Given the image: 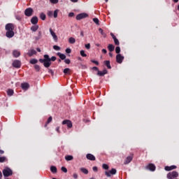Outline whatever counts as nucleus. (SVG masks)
I'll use <instances>...</instances> for the list:
<instances>
[{
	"mask_svg": "<svg viewBox=\"0 0 179 179\" xmlns=\"http://www.w3.org/2000/svg\"><path fill=\"white\" fill-rule=\"evenodd\" d=\"M92 170H93V171H98L97 166H94L92 168Z\"/></svg>",
	"mask_w": 179,
	"mask_h": 179,
	"instance_id": "nucleus-55",
	"label": "nucleus"
},
{
	"mask_svg": "<svg viewBox=\"0 0 179 179\" xmlns=\"http://www.w3.org/2000/svg\"><path fill=\"white\" fill-rule=\"evenodd\" d=\"M56 59H57V57L55 56H52L51 58H50V60L52 62L55 61Z\"/></svg>",
	"mask_w": 179,
	"mask_h": 179,
	"instance_id": "nucleus-50",
	"label": "nucleus"
},
{
	"mask_svg": "<svg viewBox=\"0 0 179 179\" xmlns=\"http://www.w3.org/2000/svg\"><path fill=\"white\" fill-rule=\"evenodd\" d=\"M51 121H52V117L50 116L48 117V121H47L46 124H45V127H47V124H50V122H51Z\"/></svg>",
	"mask_w": 179,
	"mask_h": 179,
	"instance_id": "nucleus-34",
	"label": "nucleus"
},
{
	"mask_svg": "<svg viewBox=\"0 0 179 179\" xmlns=\"http://www.w3.org/2000/svg\"><path fill=\"white\" fill-rule=\"evenodd\" d=\"M53 48L55 50V51H59V50H61V48L58 45H54Z\"/></svg>",
	"mask_w": 179,
	"mask_h": 179,
	"instance_id": "nucleus-40",
	"label": "nucleus"
},
{
	"mask_svg": "<svg viewBox=\"0 0 179 179\" xmlns=\"http://www.w3.org/2000/svg\"><path fill=\"white\" fill-rule=\"evenodd\" d=\"M107 70L104 69L102 71H98L97 75L98 76H104V75H106Z\"/></svg>",
	"mask_w": 179,
	"mask_h": 179,
	"instance_id": "nucleus-19",
	"label": "nucleus"
},
{
	"mask_svg": "<svg viewBox=\"0 0 179 179\" xmlns=\"http://www.w3.org/2000/svg\"><path fill=\"white\" fill-rule=\"evenodd\" d=\"M33 12H34L33 8H28L24 10V15L25 16L30 17L33 15Z\"/></svg>",
	"mask_w": 179,
	"mask_h": 179,
	"instance_id": "nucleus-7",
	"label": "nucleus"
},
{
	"mask_svg": "<svg viewBox=\"0 0 179 179\" xmlns=\"http://www.w3.org/2000/svg\"><path fill=\"white\" fill-rule=\"evenodd\" d=\"M80 171L81 173H83V174H89V171L85 168H80Z\"/></svg>",
	"mask_w": 179,
	"mask_h": 179,
	"instance_id": "nucleus-24",
	"label": "nucleus"
},
{
	"mask_svg": "<svg viewBox=\"0 0 179 179\" xmlns=\"http://www.w3.org/2000/svg\"><path fill=\"white\" fill-rule=\"evenodd\" d=\"M71 52H72V50H71V48H66V54H71Z\"/></svg>",
	"mask_w": 179,
	"mask_h": 179,
	"instance_id": "nucleus-49",
	"label": "nucleus"
},
{
	"mask_svg": "<svg viewBox=\"0 0 179 179\" xmlns=\"http://www.w3.org/2000/svg\"><path fill=\"white\" fill-rule=\"evenodd\" d=\"M31 31H37L38 30V25H34L31 27Z\"/></svg>",
	"mask_w": 179,
	"mask_h": 179,
	"instance_id": "nucleus-26",
	"label": "nucleus"
},
{
	"mask_svg": "<svg viewBox=\"0 0 179 179\" xmlns=\"http://www.w3.org/2000/svg\"><path fill=\"white\" fill-rule=\"evenodd\" d=\"M88 16H89V15H87V13H82L77 15L76 19L77 20H82V19H85V17H87Z\"/></svg>",
	"mask_w": 179,
	"mask_h": 179,
	"instance_id": "nucleus-5",
	"label": "nucleus"
},
{
	"mask_svg": "<svg viewBox=\"0 0 179 179\" xmlns=\"http://www.w3.org/2000/svg\"><path fill=\"white\" fill-rule=\"evenodd\" d=\"M53 15H54V12H52V11L48 12V16H49L50 17H52Z\"/></svg>",
	"mask_w": 179,
	"mask_h": 179,
	"instance_id": "nucleus-44",
	"label": "nucleus"
},
{
	"mask_svg": "<svg viewBox=\"0 0 179 179\" xmlns=\"http://www.w3.org/2000/svg\"><path fill=\"white\" fill-rule=\"evenodd\" d=\"M85 48H87V50H90V43L85 44Z\"/></svg>",
	"mask_w": 179,
	"mask_h": 179,
	"instance_id": "nucleus-51",
	"label": "nucleus"
},
{
	"mask_svg": "<svg viewBox=\"0 0 179 179\" xmlns=\"http://www.w3.org/2000/svg\"><path fill=\"white\" fill-rule=\"evenodd\" d=\"M80 54L81 55V57H87V55L86 53H85V50H80Z\"/></svg>",
	"mask_w": 179,
	"mask_h": 179,
	"instance_id": "nucleus-37",
	"label": "nucleus"
},
{
	"mask_svg": "<svg viewBox=\"0 0 179 179\" xmlns=\"http://www.w3.org/2000/svg\"><path fill=\"white\" fill-rule=\"evenodd\" d=\"M13 55L15 57V58H17L18 57H20V51L15 50L13 51Z\"/></svg>",
	"mask_w": 179,
	"mask_h": 179,
	"instance_id": "nucleus-17",
	"label": "nucleus"
},
{
	"mask_svg": "<svg viewBox=\"0 0 179 179\" xmlns=\"http://www.w3.org/2000/svg\"><path fill=\"white\" fill-rule=\"evenodd\" d=\"M75 14L73 13H70L69 14V17H73V16Z\"/></svg>",
	"mask_w": 179,
	"mask_h": 179,
	"instance_id": "nucleus-56",
	"label": "nucleus"
},
{
	"mask_svg": "<svg viewBox=\"0 0 179 179\" xmlns=\"http://www.w3.org/2000/svg\"><path fill=\"white\" fill-rule=\"evenodd\" d=\"M176 169H177V166H176V165H172L171 166H165L164 168L166 171H171V170H174Z\"/></svg>",
	"mask_w": 179,
	"mask_h": 179,
	"instance_id": "nucleus-13",
	"label": "nucleus"
},
{
	"mask_svg": "<svg viewBox=\"0 0 179 179\" xmlns=\"http://www.w3.org/2000/svg\"><path fill=\"white\" fill-rule=\"evenodd\" d=\"M17 20H22V17H19V16H16L15 17Z\"/></svg>",
	"mask_w": 179,
	"mask_h": 179,
	"instance_id": "nucleus-60",
	"label": "nucleus"
},
{
	"mask_svg": "<svg viewBox=\"0 0 179 179\" xmlns=\"http://www.w3.org/2000/svg\"><path fill=\"white\" fill-rule=\"evenodd\" d=\"M63 72L65 75H69V73H71V69L66 68L64 70Z\"/></svg>",
	"mask_w": 179,
	"mask_h": 179,
	"instance_id": "nucleus-28",
	"label": "nucleus"
},
{
	"mask_svg": "<svg viewBox=\"0 0 179 179\" xmlns=\"http://www.w3.org/2000/svg\"><path fill=\"white\" fill-rule=\"evenodd\" d=\"M86 157L88 160H91L92 162H94V160H96V157L92 154H87Z\"/></svg>",
	"mask_w": 179,
	"mask_h": 179,
	"instance_id": "nucleus-12",
	"label": "nucleus"
},
{
	"mask_svg": "<svg viewBox=\"0 0 179 179\" xmlns=\"http://www.w3.org/2000/svg\"><path fill=\"white\" fill-rule=\"evenodd\" d=\"M34 69L36 71V72H40V66L35 64Z\"/></svg>",
	"mask_w": 179,
	"mask_h": 179,
	"instance_id": "nucleus-39",
	"label": "nucleus"
},
{
	"mask_svg": "<svg viewBox=\"0 0 179 179\" xmlns=\"http://www.w3.org/2000/svg\"><path fill=\"white\" fill-rule=\"evenodd\" d=\"M113 40L115 45H120V41H118L117 38Z\"/></svg>",
	"mask_w": 179,
	"mask_h": 179,
	"instance_id": "nucleus-41",
	"label": "nucleus"
},
{
	"mask_svg": "<svg viewBox=\"0 0 179 179\" xmlns=\"http://www.w3.org/2000/svg\"><path fill=\"white\" fill-rule=\"evenodd\" d=\"M99 33H101V36H103V37H104V38L107 37V35L103 32V29L99 28Z\"/></svg>",
	"mask_w": 179,
	"mask_h": 179,
	"instance_id": "nucleus-30",
	"label": "nucleus"
},
{
	"mask_svg": "<svg viewBox=\"0 0 179 179\" xmlns=\"http://www.w3.org/2000/svg\"><path fill=\"white\" fill-rule=\"evenodd\" d=\"M145 168L147 170H150V171H155L156 170V166L153 164H149Z\"/></svg>",
	"mask_w": 179,
	"mask_h": 179,
	"instance_id": "nucleus-10",
	"label": "nucleus"
},
{
	"mask_svg": "<svg viewBox=\"0 0 179 179\" xmlns=\"http://www.w3.org/2000/svg\"><path fill=\"white\" fill-rule=\"evenodd\" d=\"M57 55L58 57H59L60 59H65V58H66V56L61 52H57Z\"/></svg>",
	"mask_w": 179,
	"mask_h": 179,
	"instance_id": "nucleus-23",
	"label": "nucleus"
},
{
	"mask_svg": "<svg viewBox=\"0 0 179 179\" xmlns=\"http://www.w3.org/2000/svg\"><path fill=\"white\" fill-rule=\"evenodd\" d=\"M96 47H101V45L99 43H96L95 45Z\"/></svg>",
	"mask_w": 179,
	"mask_h": 179,
	"instance_id": "nucleus-64",
	"label": "nucleus"
},
{
	"mask_svg": "<svg viewBox=\"0 0 179 179\" xmlns=\"http://www.w3.org/2000/svg\"><path fill=\"white\" fill-rule=\"evenodd\" d=\"M134 159L133 156H129L126 158L124 164H129L130 162H132V159Z\"/></svg>",
	"mask_w": 179,
	"mask_h": 179,
	"instance_id": "nucleus-14",
	"label": "nucleus"
},
{
	"mask_svg": "<svg viewBox=\"0 0 179 179\" xmlns=\"http://www.w3.org/2000/svg\"><path fill=\"white\" fill-rule=\"evenodd\" d=\"M114 48H115V47L114 45H113V44H109V45H108V50L110 52H112V51H114Z\"/></svg>",
	"mask_w": 179,
	"mask_h": 179,
	"instance_id": "nucleus-21",
	"label": "nucleus"
},
{
	"mask_svg": "<svg viewBox=\"0 0 179 179\" xmlns=\"http://www.w3.org/2000/svg\"><path fill=\"white\" fill-rule=\"evenodd\" d=\"M61 170L63 171V173H68V169H66V168L64 166H62Z\"/></svg>",
	"mask_w": 179,
	"mask_h": 179,
	"instance_id": "nucleus-43",
	"label": "nucleus"
},
{
	"mask_svg": "<svg viewBox=\"0 0 179 179\" xmlns=\"http://www.w3.org/2000/svg\"><path fill=\"white\" fill-rule=\"evenodd\" d=\"M29 62L32 65H34L38 62V60H37L36 59H31Z\"/></svg>",
	"mask_w": 179,
	"mask_h": 179,
	"instance_id": "nucleus-29",
	"label": "nucleus"
},
{
	"mask_svg": "<svg viewBox=\"0 0 179 179\" xmlns=\"http://www.w3.org/2000/svg\"><path fill=\"white\" fill-rule=\"evenodd\" d=\"M6 36L8 38H12V37L15 36V32L13 31V30H15V25L13 24L12 23L7 24L6 25Z\"/></svg>",
	"mask_w": 179,
	"mask_h": 179,
	"instance_id": "nucleus-1",
	"label": "nucleus"
},
{
	"mask_svg": "<svg viewBox=\"0 0 179 179\" xmlns=\"http://www.w3.org/2000/svg\"><path fill=\"white\" fill-rule=\"evenodd\" d=\"M53 16H54L55 19H57V17H58V10H55L54 11Z\"/></svg>",
	"mask_w": 179,
	"mask_h": 179,
	"instance_id": "nucleus-36",
	"label": "nucleus"
},
{
	"mask_svg": "<svg viewBox=\"0 0 179 179\" xmlns=\"http://www.w3.org/2000/svg\"><path fill=\"white\" fill-rule=\"evenodd\" d=\"M21 65H22V63L20 62V60H15L13 62V66L14 68H20Z\"/></svg>",
	"mask_w": 179,
	"mask_h": 179,
	"instance_id": "nucleus-11",
	"label": "nucleus"
},
{
	"mask_svg": "<svg viewBox=\"0 0 179 179\" xmlns=\"http://www.w3.org/2000/svg\"><path fill=\"white\" fill-rule=\"evenodd\" d=\"M12 174H13V172L9 168H6L3 170V176H4V177H9L12 176Z\"/></svg>",
	"mask_w": 179,
	"mask_h": 179,
	"instance_id": "nucleus-4",
	"label": "nucleus"
},
{
	"mask_svg": "<svg viewBox=\"0 0 179 179\" xmlns=\"http://www.w3.org/2000/svg\"><path fill=\"white\" fill-rule=\"evenodd\" d=\"M110 36H111V37L113 38V40H115V38H117V37H115L114 36V34H113V33L110 34Z\"/></svg>",
	"mask_w": 179,
	"mask_h": 179,
	"instance_id": "nucleus-57",
	"label": "nucleus"
},
{
	"mask_svg": "<svg viewBox=\"0 0 179 179\" xmlns=\"http://www.w3.org/2000/svg\"><path fill=\"white\" fill-rule=\"evenodd\" d=\"M73 177L74 179H78V173H73Z\"/></svg>",
	"mask_w": 179,
	"mask_h": 179,
	"instance_id": "nucleus-53",
	"label": "nucleus"
},
{
	"mask_svg": "<svg viewBox=\"0 0 179 179\" xmlns=\"http://www.w3.org/2000/svg\"><path fill=\"white\" fill-rule=\"evenodd\" d=\"M50 1L51 2V3H57L58 2V0H50Z\"/></svg>",
	"mask_w": 179,
	"mask_h": 179,
	"instance_id": "nucleus-52",
	"label": "nucleus"
},
{
	"mask_svg": "<svg viewBox=\"0 0 179 179\" xmlns=\"http://www.w3.org/2000/svg\"><path fill=\"white\" fill-rule=\"evenodd\" d=\"M110 174L114 176L115 174H117V170L115 169H112L110 171H109Z\"/></svg>",
	"mask_w": 179,
	"mask_h": 179,
	"instance_id": "nucleus-33",
	"label": "nucleus"
},
{
	"mask_svg": "<svg viewBox=\"0 0 179 179\" xmlns=\"http://www.w3.org/2000/svg\"><path fill=\"white\" fill-rule=\"evenodd\" d=\"M44 59H40L39 62L43 64L45 68H50L51 66V60L50 59V56L48 55H44Z\"/></svg>",
	"mask_w": 179,
	"mask_h": 179,
	"instance_id": "nucleus-2",
	"label": "nucleus"
},
{
	"mask_svg": "<svg viewBox=\"0 0 179 179\" xmlns=\"http://www.w3.org/2000/svg\"><path fill=\"white\" fill-rule=\"evenodd\" d=\"M105 174L106 177H111V173H110V171H106Z\"/></svg>",
	"mask_w": 179,
	"mask_h": 179,
	"instance_id": "nucleus-47",
	"label": "nucleus"
},
{
	"mask_svg": "<svg viewBox=\"0 0 179 179\" xmlns=\"http://www.w3.org/2000/svg\"><path fill=\"white\" fill-rule=\"evenodd\" d=\"M102 167L104 170H108V165H107L106 164H103L102 165Z\"/></svg>",
	"mask_w": 179,
	"mask_h": 179,
	"instance_id": "nucleus-42",
	"label": "nucleus"
},
{
	"mask_svg": "<svg viewBox=\"0 0 179 179\" xmlns=\"http://www.w3.org/2000/svg\"><path fill=\"white\" fill-rule=\"evenodd\" d=\"M56 131H57V132H58V134H59V127H57V128H56Z\"/></svg>",
	"mask_w": 179,
	"mask_h": 179,
	"instance_id": "nucleus-61",
	"label": "nucleus"
},
{
	"mask_svg": "<svg viewBox=\"0 0 179 179\" xmlns=\"http://www.w3.org/2000/svg\"><path fill=\"white\" fill-rule=\"evenodd\" d=\"M65 160H66V162H71V161L73 160V156H72V155H66L65 157Z\"/></svg>",
	"mask_w": 179,
	"mask_h": 179,
	"instance_id": "nucleus-20",
	"label": "nucleus"
},
{
	"mask_svg": "<svg viewBox=\"0 0 179 179\" xmlns=\"http://www.w3.org/2000/svg\"><path fill=\"white\" fill-rule=\"evenodd\" d=\"M49 73H51L52 75H54V71L51 69L48 70Z\"/></svg>",
	"mask_w": 179,
	"mask_h": 179,
	"instance_id": "nucleus-58",
	"label": "nucleus"
},
{
	"mask_svg": "<svg viewBox=\"0 0 179 179\" xmlns=\"http://www.w3.org/2000/svg\"><path fill=\"white\" fill-rule=\"evenodd\" d=\"M49 31H50L54 41H55V43H57L58 41V36H57L55 32L53 31L52 29H51V28H50Z\"/></svg>",
	"mask_w": 179,
	"mask_h": 179,
	"instance_id": "nucleus-6",
	"label": "nucleus"
},
{
	"mask_svg": "<svg viewBox=\"0 0 179 179\" xmlns=\"http://www.w3.org/2000/svg\"><path fill=\"white\" fill-rule=\"evenodd\" d=\"M64 62H65V64H67L68 65H69V64H71V59H66L64 60Z\"/></svg>",
	"mask_w": 179,
	"mask_h": 179,
	"instance_id": "nucleus-48",
	"label": "nucleus"
},
{
	"mask_svg": "<svg viewBox=\"0 0 179 179\" xmlns=\"http://www.w3.org/2000/svg\"><path fill=\"white\" fill-rule=\"evenodd\" d=\"M42 33L41 31H38V37L36 38V40H40L41 38Z\"/></svg>",
	"mask_w": 179,
	"mask_h": 179,
	"instance_id": "nucleus-45",
	"label": "nucleus"
},
{
	"mask_svg": "<svg viewBox=\"0 0 179 179\" xmlns=\"http://www.w3.org/2000/svg\"><path fill=\"white\" fill-rule=\"evenodd\" d=\"M13 93H14V91H13V90H12V89H8V90H7V94H8V96H13Z\"/></svg>",
	"mask_w": 179,
	"mask_h": 179,
	"instance_id": "nucleus-25",
	"label": "nucleus"
},
{
	"mask_svg": "<svg viewBox=\"0 0 179 179\" xmlns=\"http://www.w3.org/2000/svg\"><path fill=\"white\" fill-rule=\"evenodd\" d=\"M3 153H5V152L3 150H0V155H3Z\"/></svg>",
	"mask_w": 179,
	"mask_h": 179,
	"instance_id": "nucleus-63",
	"label": "nucleus"
},
{
	"mask_svg": "<svg viewBox=\"0 0 179 179\" xmlns=\"http://www.w3.org/2000/svg\"><path fill=\"white\" fill-rule=\"evenodd\" d=\"M63 125H67L68 128H72V122L69 120H66L62 122Z\"/></svg>",
	"mask_w": 179,
	"mask_h": 179,
	"instance_id": "nucleus-9",
	"label": "nucleus"
},
{
	"mask_svg": "<svg viewBox=\"0 0 179 179\" xmlns=\"http://www.w3.org/2000/svg\"><path fill=\"white\" fill-rule=\"evenodd\" d=\"M21 87H22V89H23V90H27L29 87V83H22Z\"/></svg>",
	"mask_w": 179,
	"mask_h": 179,
	"instance_id": "nucleus-15",
	"label": "nucleus"
},
{
	"mask_svg": "<svg viewBox=\"0 0 179 179\" xmlns=\"http://www.w3.org/2000/svg\"><path fill=\"white\" fill-rule=\"evenodd\" d=\"M93 22H94L96 23V24H100L99 23V18H93Z\"/></svg>",
	"mask_w": 179,
	"mask_h": 179,
	"instance_id": "nucleus-46",
	"label": "nucleus"
},
{
	"mask_svg": "<svg viewBox=\"0 0 179 179\" xmlns=\"http://www.w3.org/2000/svg\"><path fill=\"white\" fill-rule=\"evenodd\" d=\"M50 171H51L53 173H57V167H55V166H52L50 167Z\"/></svg>",
	"mask_w": 179,
	"mask_h": 179,
	"instance_id": "nucleus-31",
	"label": "nucleus"
},
{
	"mask_svg": "<svg viewBox=\"0 0 179 179\" xmlns=\"http://www.w3.org/2000/svg\"><path fill=\"white\" fill-rule=\"evenodd\" d=\"M177 177H178V172L176 171L170 172L167 174L168 179H174V178H177Z\"/></svg>",
	"mask_w": 179,
	"mask_h": 179,
	"instance_id": "nucleus-3",
	"label": "nucleus"
},
{
	"mask_svg": "<svg viewBox=\"0 0 179 179\" xmlns=\"http://www.w3.org/2000/svg\"><path fill=\"white\" fill-rule=\"evenodd\" d=\"M31 23L32 24H37V23H38V18L37 17H33L31 19Z\"/></svg>",
	"mask_w": 179,
	"mask_h": 179,
	"instance_id": "nucleus-18",
	"label": "nucleus"
},
{
	"mask_svg": "<svg viewBox=\"0 0 179 179\" xmlns=\"http://www.w3.org/2000/svg\"><path fill=\"white\" fill-rule=\"evenodd\" d=\"M69 43L70 44H75V43H76V39H75V38H73V37H70L69 38Z\"/></svg>",
	"mask_w": 179,
	"mask_h": 179,
	"instance_id": "nucleus-22",
	"label": "nucleus"
},
{
	"mask_svg": "<svg viewBox=\"0 0 179 179\" xmlns=\"http://www.w3.org/2000/svg\"><path fill=\"white\" fill-rule=\"evenodd\" d=\"M92 69H94V71H99V68L94 66L92 68Z\"/></svg>",
	"mask_w": 179,
	"mask_h": 179,
	"instance_id": "nucleus-62",
	"label": "nucleus"
},
{
	"mask_svg": "<svg viewBox=\"0 0 179 179\" xmlns=\"http://www.w3.org/2000/svg\"><path fill=\"white\" fill-rule=\"evenodd\" d=\"M91 62H92L93 64H95L96 65H99V62L96 60H91Z\"/></svg>",
	"mask_w": 179,
	"mask_h": 179,
	"instance_id": "nucleus-54",
	"label": "nucleus"
},
{
	"mask_svg": "<svg viewBox=\"0 0 179 179\" xmlns=\"http://www.w3.org/2000/svg\"><path fill=\"white\" fill-rule=\"evenodd\" d=\"M115 52L116 54H120V52H121V48H120V46L115 48Z\"/></svg>",
	"mask_w": 179,
	"mask_h": 179,
	"instance_id": "nucleus-38",
	"label": "nucleus"
},
{
	"mask_svg": "<svg viewBox=\"0 0 179 179\" xmlns=\"http://www.w3.org/2000/svg\"><path fill=\"white\" fill-rule=\"evenodd\" d=\"M122 61H124V56L121 55V54H117L116 55V62L117 64H122Z\"/></svg>",
	"mask_w": 179,
	"mask_h": 179,
	"instance_id": "nucleus-8",
	"label": "nucleus"
},
{
	"mask_svg": "<svg viewBox=\"0 0 179 179\" xmlns=\"http://www.w3.org/2000/svg\"><path fill=\"white\" fill-rule=\"evenodd\" d=\"M45 14H44V13H41L40 14V18L41 19V20H45Z\"/></svg>",
	"mask_w": 179,
	"mask_h": 179,
	"instance_id": "nucleus-32",
	"label": "nucleus"
},
{
	"mask_svg": "<svg viewBox=\"0 0 179 179\" xmlns=\"http://www.w3.org/2000/svg\"><path fill=\"white\" fill-rule=\"evenodd\" d=\"M6 162V157H0V163H4Z\"/></svg>",
	"mask_w": 179,
	"mask_h": 179,
	"instance_id": "nucleus-35",
	"label": "nucleus"
},
{
	"mask_svg": "<svg viewBox=\"0 0 179 179\" xmlns=\"http://www.w3.org/2000/svg\"><path fill=\"white\" fill-rule=\"evenodd\" d=\"M36 54H37V52L34 49H31L28 51L29 57H33V55H36Z\"/></svg>",
	"mask_w": 179,
	"mask_h": 179,
	"instance_id": "nucleus-16",
	"label": "nucleus"
},
{
	"mask_svg": "<svg viewBox=\"0 0 179 179\" xmlns=\"http://www.w3.org/2000/svg\"><path fill=\"white\" fill-rule=\"evenodd\" d=\"M104 64L107 66L108 69H111V65L110 64V61L106 60L104 62Z\"/></svg>",
	"mask_w": 179,
	"mask_h": 179,
	"instance_id": "nucleus-27",
	"label": "nucleus"
},
{
	"mask_svg": "<svg viewBox=\"0 0 179 179\" xmlns=\"http://www.w3.org/2000/svg\"><path fill=\"white\" fill-rule=\"evenodd\" d=\"M102 52H103V54H107V50L102 49Z\"/></svg>",
	"mask_w": 179,
	"mask_h": 179,
	"instance_id": "nucleus-59",
	"label": "nucleus"
}]
</instances>
